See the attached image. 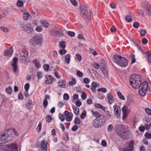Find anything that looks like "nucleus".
Masks as SVG:
<instances>
[{"instance_id": "obj_1", "label": "nucleus", "mask_w": 151, "mask_h": 151, "mask_svg": "<svg viewBox=\"0 0 151 151\" xmlns=\"http://www.w3.org/2000/svg\"><path fill=\"white\" fill-rule=\"evenodd\" d=\"M130 83L134 88H139V93L142 96H145L148 90V83L147 81L144 82L141 84L140 77L138 75H133L130 77Z\"/></svg>"}, {"instance_id": "obj_2", "label": "nucleus", "mask_w": 151, "mask_h": 151, "mask_svg": "<svg viewBox=\"0 0 151 151\" xmlns=\"http://www.w3.org/2000/svg\"><path fill=\"white\" fill-rule=\"evenodd\" d=\"M113 60L120 66L123 67L127 66L128 64L127 60L124 58L118 55H114Z\"/></svg>"}, {"instance_id": "obj_3", "label": "nucleus", "mask_w": 151, "mask_h": 151, "mask_svg": "<svg viewBox=\"0 0 151 151\" xmlns=\"http://www.w3.org/2000/svg\"><path fill=\"white\" fill-rule=\"evenodd\" d=\"M106 120V117L104 115L101 117H96L93 121V125L96 128H101L105 124Z\"/></svg>"}, {"instance_id": "obj_4", "label": "nucleus", "mask_w": 151, "mask_h": 151, "mask_svg": "<svg viewBox=\"0 0 151 151\" xmlns=\"http://www.w3.org/2000/svg\"><path fill=\"white\" fill-rule=\"evenodd\" d=\"M6 142H9L14 139V136L18 135L17 132L14 129L7 130L4 133Z\"/></svg>"}, {"instance_id": "obj_5", "label": "nucleus", "mask_w": 151, "mask_h": 151, "mask_svg": "<svg viewBox=\"0 0 151 151\" xmlns=\"http://www.w3.org/2000/svg\"><path fill=\"white\" fill-rule=\"evenodd\" d=\"M43 37L41 35H34L30 40L29 43L31 45L35 46L42 44Z\"/></svg>"}, {"instance_id": "obj_6", "label": "nucleus", "mask_w": 151, "mask_h": 151, "mask_svg": "<svg viewBox=\"0 0 151 151\" xmlns=\"http://www.w3.org/2000/svg\"><path fill=\"white\" fill-rule=\"evenodd\" d=\"M126 127L123 125L119 126V128L116 130L117 134L121 137L124 139H126L127 138V132L125 129Z\"/></svg>"}, {"instance_id": "obj_7", "label": "nucleus", "mask_w": 151, "mask_h": 151, "mask_svg": "<svg viewBox=\"0 0 151 151\" xmlns=\"http://www.w3.org/2000/svg\"><path fill=\"white\" fill-rule=\"evenodd\" d=\"M80 9L81 16L84 19H86L89 15L88 9L84 6H81Z\"/></svg>"}, {"instance_id": "obj_8", "label": "nucleus", "mask_w": 151, "mask_h": 151, "mask_svg": "<svg viewBox=\"0 0 151 151\" xmlns=\"http://www.w3.org/2000/svg\"><path fill=\"white\" fill-rule=\"evenodd\" d=\"M134 142L133 141L127 142L125 145L123 149L124 151H130L133 150Z\"/></svg>"}, {"instance_id": "obj_9", "label": "nucleus", "mask_w": 151, "mask_h": 151, "mask_svg": "<svg viewBox=\"0 0 151 151\" xmlns=\"http://www.w3.org/2000/svg\"><path fill=\"white\" fill-rule=\"evenodd\" d=\"M24 30L29 34H32L34 32V30L31 24L28 23L24 25L23 27Z\"/></svg>"}, {"instance_id": "obj_10", "label": "nucleus", "mask_w": 151, "mask_h": 151, "mask_svg": "<svg viewBox=\"0 0 151 151\" xmlns=\"http://www.w3.org/2000/svg\"><path fill=\"white\" fill-rule=\"evenodd\" d=\"M114 114L117 119L121 117V110L120 106L117 105H115L113 106Z\"/></svg>"}, {"instance_id": "obj_11", "label": "nucleus", "mask_w": 151, "mask_h": 151, "mask_svg": "<svg viewBox=\"0 0 151 151\" xmlns=\"http://www.w3.org/2000/svg\"><path fill=\"white\" fill-rule=\"evenodd\" d=\"M39 147L40 148L38 151H46L47 149V142L45 140H43L41 142H38Z\"/></svg>"}, {"instance_id": "obj_12", "label": "nucleus", "mask_w": 151, "mask_h": 151, "mask_svg": "<svg viewBox=\"0 0 151 151\" xmlns=\"http://www.w3.org/2000/svg\"><path fill=\"white\" fill-rule=\"evenodd\" d=\"M52 32L54 35L59 37H62L64 36L62 30L58 28L53 29L52 30Z\"/></svg>"}, {"instance_id": "obj_13", "label": "nucleus", "mask_w": 151, "mask_h": 151, "mask_svg": "<svg viewBox=\"0 0 151 151\" xmlns=\"http://www.w3.org/2000/svg\"><path fill=\"white\" fill-rule=\"evenodd\" d=\"M18 59L16 57L14 58L12 62L11 63V65L13 68V71L15 73L16 72L17 69Z\"/></svg>"}, {"instance_id": "obj_14", "label": "nucleus", "mask_w": 151, "mask_h": 151, "mask_svg": "<svg viewBox=\"0 0 151 151\" xmlns=\"http://www.w3.org/2000/svg\"><path fill=\"white\" fill-rule=\"evenodd\" d=\"M64 114L66 116V120L68 122L71 121L72 119V114L71 113L67 111H65L64 112Z\"/></svg>"}, {"instance_id": "obj_15", "label": "nucleus", "mask_w": 151, "mask_h": 151, "mask_svg": "<svg viewBox=\"0 0 151 151\" xmlns=\"http://www.w3.org/2000/svg\"><path fill=\"white\" fill-rule=\"evenodd\" d=\"M45 77L47 79L45 81V82L47 84L52 83L55 79L54 78L53 76L49 75H45Z\"/></svg>"}, {"instance_id": "obj_16", "label": "nucleus", "mask_w": 151, "mask_h": 151, "mask_svg": "<svg viewBox=\"0 0 151 151\" xmlns=\"http://www.w3.org/2000/svg\"><path fill=\"white\" fill-rule=\"evenodd\" d=\"M13 50L12 48L5 50L4 52V56L11 57L13 53Z\"/></svg>"}, {"instance_id": "obj_17", "label": "nucleus", "mask_w": 151, "mask_h": 151, "mask_svg": "<svg viewBox=\"0 0 151 151\" xmlns=\"http://www.w3.org/2000/svg\"><path fill=\"white\" fill-rule=\"evenodd\" d=\"M65 82V80L62 79L58 82V86L60 88H64L66 86Z\"/></svg>"}, {"instance_id": "obj_18", "label": "nucleus", "mask_w": 151, "mask_h": 151, "mask_svg": "<svg viewBox=\"0 0 151 151\" xmlns=\"http://www.w3.org/2000/svg\"><path fill=\"white\" fill-rule=\"evenodd\" d=\"M107 98L109 104H112L114 102V100L115 99L114 98L112 95L110 93L108 94Z\"/></svg>"}, {"instance_id": "obj_19", "label": "nucleus", "mask_w": 151, "mask_h": 151, "mask_svg": "<svg viewBox=\"0 0 151 151\" xmlns=\"http://www.w3.org/2000/svg\"><path fill=\"white\" fill-rule=\"evenodd\" d=\"M7 143L4 133L0 134V144H5Z\"/></svg>"}, {"instance_id": "obj_20", "label": "nucleus", "mask_w": 151, "mask_h": 151, "mask_svg": "<svg viewBox=\"0 0 151 151\" xmlns=\"http://www.w3.org/2000/svg\"><path fill=\"white\" fill-rule=\"evenodd\" d=\"M122 109L123 113L129 114L130 111V109H129L128 106L126 105L124 106L122 108Z\"/></svg>"}, {"instance_id": "obj_21", "label": "nucleus", "mask_w": 151, "mask_h": 151, "mask_svg": "<svg viewBox=\"0 0 151 151\" xmlns=\"http://www.w3.org/2000/svg\"><path fill=\"white\" fill-rule=\"evenodd\" d=\"M20 57H27L28 52L25 49H23L19 52Z\"/></svg>"}, {"instance_id": "obj_22", "label": "nucleus", "mask_w": 151, "mask_h": 151, "mask_svg": "<svg viewBox=\"0 0 151 151\" xmlns=\"http://www.w3.org/2000/svg\"><path fill=\"white\" fill-rule=\"evenodd\" d=\"M91 112L93 115L96 117H101L102 115H101V114L97 111H95L93 110H91Z\"/></svg>"}, {"instance_id": "obj_23", "label": "nucleus", "mask_w": 151, "mask_h": 151, "mask_svg": "<svg viewBox=\"0 0 151 151\" xmlns=\"http://www.w3.org/2000/svg\"><path fill=\"white\" fill-rule=\"evenodd\" d=\"M29 15V14L27 11L23 12V17L24 19L27 20Z\"/></svg>"}, {"instance_id": "obj_24", "label": "nucleus", "mask_w": 151, "mask_h": 151, "mask_svg": "<svg viewBox=\"0 0 151 151\" xmlns=\"http://www.w3.org/2000/svg\"><path fill=\"white\" fill-rule=\"evenodd\" d=\"M20 60L22 63H27L28 62L27 57H20Z\"/></svg>"}, {"instance_id": "obj_25", "label": "nucleus", "mask_w": 151, "mask_h": 151, "mask_svg": "<svg viewBox=\"0 0 151 151\" xmlns=\"http://www.w3.org/2000/svg\"><path fill=\"white\" fill-rule=\"evenodd\" d=\"M94 106L96 107L97 108L100 109L104 111H105V107L103 106L101 104H95Z\"/></svg>"}, {"instance_id": "obj_26", "label": "nucleus", "mask_w": 151, "mask_h": 151, "mask_svg": "<svg viewBox=\"0 0 151 151\" xmlns=\"http://www.w3.org/2000/svg\"><path fill=\"white\" fill-rule=\"evenodd\" d=\"M33 63L35 65L36 68H39L41 65L39 63V61L37 60H35L33 61Z\"/></svg>"}, {"instance_id": "obj_27", "label": "nucleus", "mask_w": 151, "mask_h": 151, "mask_svg": "<svg viewBox=\"0 0 151 151\" xmlns=\"http://www.w3.org/2000/svg\"><path fill=\"white\" fill-rule=\"evenodd\" d=\"M145 127L146 130H148L151 128V122H148L145 125Z\"/></svg>"}, {"instance_id": "obj_28", "label": "nucleus", "mask_w": 151, "mask_h": 151, "mask_svg": "<svg viewBox=\"0 0 151 151\" xmlns=\"http://www.w3.org/2000/svg\"><path fill=\"white\" fill-rule=\"evenodd\" d=\"M72 108L74 114L76 115H78L79 111V108L73 106Z\"/></svg>"}, {"instance_id": "obj_29", "label": "nucleus", "mask_w": 151, "mask_h": 151, "mask_svg": "<svg viewBox=\"0 0 151 151\" xmlns=\"http://www.w3.org/2000/svg\"><path fill=\"white\" fill-rule=\"evenodd\" d=\"M145 54L147 55L149 63H151V53L149 51H148Z\"/></svg>"}, {"instance_id": "obj_30", "label": "nucleus", "mask_w": 151, "mask_h": 151, "mask_svg": "<svg viewBox=\"0 0 151 151\" xmlns=\"http://www.w3.org/2000/svg\"><path fill=\"white\" fill-rule=\"evenodd\" d=\"M41 24L42 26L45 28H47L48 26V23L45 20H43L41 21Z\"/></svg>"}, {"instance_id": "obj_31", "label": "nucleus", "mask_w": 151, "mask_h": 151, "mask_svg": "<svg viewBox=\"0 0 151 151\" xmlns=\"http://www.w3.org/2000/svg\"><path fill=\"white\" fill-rule=\"evenodd\" d=\"M76 83V79L74 78H72L71 81H70L68 83L69 85L70 86H72Z\"/></svg>"}, {"instance_id": "obj_32", "label": "nucleus", "mask_w": 151, "mask_h": 151, "mask_svg": "<svg viewBox=\"0 0 151 151\" xmlns=\"http://www.w3.org/2000/svg\"><path fill=\"white\" fill-rule=\"evenodd\" d=\"M127 103L128 106H130L134 104V101L132 99H127Z\"/></svg>"}, {"instance_id": "obj_33", "label": "nucleus", "mask_w": 151, "mask_h": 151, "mask_svg": "<svg viewBox=\"0 0 151 151\" xmlns=\"http://www.w3.org/2000/svg\"><path fill=\"white\" fill-rule=\"evenodd\" d=\"M106 68V67L101 68V70L102 71L104 74L105 76H107L108 74V71Z\"/></svg>"}, {"instance_id": "obj_34", "label": "nucleus", "mask_w": 151, "mask_h": 151, "mask_svg": "<svg viewBox=\"0 0 151 151\" xmlns=\"http://www.w3.org/2000/svg\"><path fill=\"white\" fill-rule=\"evenodd\" d=\"M86 110H83L80 116L81 119H83L86 116Z\"/></svg>"}, {"instance_id": "obj_35", "label": "nucleus", "mask_w": 151, "mask_h": 151, "mask_svg": "<svg viewBox=\"0 0 151 151\" xmlns=\"http://www.w3.org/2000/svg\"><path fill=\"white\" fill-rule=\"evenodd\" d=\"M100 66L101 67V68L106 67L105 62L104 59H101L100 60Z\"/></svg>"}, {"instance_id": "obj_36", "label": "nucleus", "mask_w": 151, "mask_h": 151, "mask_svg": "<svg viewBox=\"0 0 151 151\" xmlns=\"http://www.w3.org/2000/svg\"><path fill=\"white\" fill-rule=\"evenodd\" d=\"M117 94L119 98L120 99L122 100H125L124 96L122 95L121 92L119 91L117 92Z\"/></svg>"}, {"instance_id": "obj_37", "label": "nucleus", "mask_w": 151, "mask_h": 151, "mask_svg": "<svg viewBox=\"0 0 151 151\" xmlns=\"http://www.w3.org/2000/svg\"><path fill=\"white\" fill-rule=\"evenodd\" d=\"M0 29L2 31L5 32H7L9 31V29L7 27L4 26L0 27Z\"/></svg>"}, {"instance_id": "obj_38", "label": "nucleus", "mask_w": 151, "mask_h": 151, "mask_svg": "<svg viewBox=\"0 0 151 151\" xmlns=\"http://www.w3.org/2000/svg\"><path fill=\"white\" fill-rule=\"evenodd\" d=\"M16 5L18 7H22L23 6L24 3L23 2L20 1L19 0H17V1L16 3Z\"/></svg>"}, {"instance_id": "obj_39", "label": "nucleus", "mask_w": 151, "mask_h": 151, "mask_svg": "<svg viewBox=\"0 0 151 151\" xmlns=\"http://www.w3.org/2000/svg\"><path fill=\"white\" fill-rule=\"evenodd\" d=\"M70 56L69 54H67L65 56V61L67 64H69L70 60Z\"/></svg>"}, {"instance_id": "obj_40", "label": "nucleus", "mask_w": 151, "mask_h": 151, "mask_svg": "<svg viewBox=\"0 0 151 151\" xmlns=\"http://www.w3.org/2000/svg\"><path fill=\"white\" fill-rule=\"evenodd\" d=\"M12 91V88L10 86H9L8 88H6V91L9 94H11Z\"/></svg>"}, {"instance_id": "obj_41", "label": "nucleus", "mask_w": 151, "mask_h": 151, "mask_svg": "<svg viewBox=\"0 0 151 151\" xmlns=\"http://www.w3.org/2000/svg\"><path fill=\"white\" fill-rule=\"evenodd\" d=\"M146 13L148 15H151V6L150 5L146 9Z\"/></svg>"}, {"instance_id": "obj_42", "label": "nucleus", "mask_w": 151, "mask_h": 151, "mask_svg": "<svg viewBox=\"0 0 151 151\" xmlns=\"http://www.w3.org/2000/svg\"><path fill=\"white\" fill-rule=\"evenodd\" d=\"M98 92L101 91L102 93H105L107 92V89L104 88H100L97 89Z\"/></svg>"}, {"instance_id": "obj_43", "label": "nucleus", "mask_w": 151, "mask_h": 151, "mask_svg": "<svg viewBox=\"0 0 151 151\" xmlns=\"http://www.w3.org/2000/svg\"><path fill=\"white\" fill-rule=\"evenodd\" d=\"M91 85L93 87L96 88L99 87L100 86V84L96 82H93L92 83Z\"/></svg>"}, {"instance_id": "obj_44", "label": "nucleus", "mask_w": 151, "mask_h": 151, "mask_svg": "<svg viewBox=\"0 0 151 151\" xmlns=\"http://www.w3.org/2000/svg\"><path fill=\"white\" fill-rule=\"evenodd\" d=\"M142 5L144 7H145L146 9L150 5L147 2L144 1L142 3Z\"/></svg>"}, {"instance_id": "obj_45", "label": "nucleus", "mask_w": 151, "mask_h": 151, "mask_svg": "<svg viewBox=\"0 0 151 151\" xmlns=\"http://www.w3.org/2000/svg\"><path fill=\"white\" fill-rule=\"evenodd\" d=\"M140 35L141 36H145L147 32L145 30L141 29L140 31Z\"/></svg>"}, {"instance_id": "obj_46", "label": "nucleus", "mask_w": 151, "mask_h": 151, "mask_svg": "<svg viewBox=\"0 0 151 151\" xmlns=\"http://www.w3.org/2000/svg\"><path fill=\"white\" fill-rule=\"evenodd\" d=\"M74 124H78L80 123V120L78 117H76L74 121Z\"/></svg>"}, {"instance_id": "obj_47", "label": "nucleus", "mask_w": 151, "mask_h": 151, "mask_svg": "<svg viewBox=\"0 0 151 151\" xmlns=\"http://www.w3.org/2000/svg\"><path fill=\"white\" fill-rule=\"evenodd\" d=\"M145 111L148 115H151V110L148 108H145Z\"/></svg>"}, {"instance_id": "obj_48", "label": "nucleus", "mask_w": 151, "mask_h": 151, "mask_svg": "<svg viewBox=\"0 0 151 151\" xmlns=\"http://www.w3.org/2000/svg\"><path fill=\"white\" fill-rule=\"evenodd\" d=\"M35 30L38 32H41L42 30V27L41 26H38L36 27Z\"/></svg>"}, {"instance_id": "obj_49", "label": "nucleus", "mask_w": 151, "mask_h": 151, "mask_svg": "<svg viewBox=\"0 0 151 151\" xmlns=\"http://www.w3.org/2000/svg\"><path fill=\"white\" fill-rule=\"evenodd\" d=\"M59 45L60 46L63 48L64 49L66 47L65 43V42L61 41Z\"/></svg>"}, {"instance_id": "obj_50", "label": "nucleus", "mask_w": 151, "mask_h": 151, "mask_svg": "<svg viewBox=\"0 0 151 151\" xmlns=\"http://www.w3.org/2000/svg\"><path fill=\"white\" fill-rule=\"evenodd\" d=\"M125 20L128 22H130L132 21V19L131 17L129 16H126L125 18Z\"/></svg>"}, {"instance_id": "obj_51", "label": "nucleus", "mask_w": 151, "mask_h": 151, "mask_svg": "<svg viewBox=\"0 0 151 151\" xmlns=\"http://www.w3.org/2000/svg\"><path fill=\"white\" fill-rule=\"evenodd\" d=\"M42 76L43 75L42 72H39L37 73V76L38 79H41L42 78Z\"/></svg>"}, {"instance_id": "obj_52", "label": "nucleus", "mask_w": 151, "mask_h": 151, "mask_svg": "<svg viewBox=\"0 0 151 151\" xmlns=\"http://www.w3.org/2000/svg\"><path fill=\"white\" fill-rule=\"evenodd\" d=\"M29 87V83H27L25 85L24 89L26 90V92L27 93Z\"/></svg>"}, {"instance_id": "obj_53", "label": "nucleus", "mask_w": 151, "mask_h": 151, "mask_svg": "<svg viewBox=\"0 0 151 151\" xmlns=\"http://www.w3.org/2000/svg\"><path fill=\"white\" fill-rule=\"evenodd\" d=\"M59 119L62 121H63L65 120V117L61 114H60L59 115Z\"/></svg>"}, {"instance_id": "obj_54", "label": "nucleus", "mask_w": 151, "mask_h": 151, "mask_svg": "<svg viewBox=\"0 0 151 151\" xmlns=\"http://www.w3.org/2000/svg\"><path fill=\"white\" fill-rule=\"evenodd\" d=\"M98 96L99 99L103 100L104 99V96L103 94L101 93H99L98 94Z\"/></svg>"}, {"instance_id": "obj_55", "label": "nucleus", "mask_w": 151, "mask_h": 151, "mask_svg": "<svg viewBox=\"0 0 151 151\" xmlns=\"http://www.w3.org/2000/svg\"><path fill=\"white\" fill-rule=\"evenodd\" d=\"M77 60L79 62H80L82 59L81 56L78 54H77L76 55Z\"/></svg>"}, {"instance_id": "obj_56", "label": "nucleus", "mask_w": 151, "mask_h": 151, "mask_svg": "<svg viewBox=\"0 0 151 151\" xmlns=\"http://www.w3.org/2000/svg\"><path fill=\"white\" fill-rule=\"evenodd\" d=\"M52 117L50 115L47 116L46 118V121L49 122H50L52 121Z\"/></svg>"}, {"instance_id": "obj_57", "label": "nucleus", "mask_w": 151, "mask_h": 151, "mask_svg": "<svg viewBox=\"0 0 151 151\" xmlns=\"http://www.w3.org/2000/svg\"><path fill=\"white\" fill-rule=\"evenodd\" d=\"M145 136L148 139H150L151 138V134L147 132L145 134Z\"/></svg>"}, {"instance_id": "obj_58", "label": "nucleus", "mask_w": 151, "mask_h": 151, "mask_svg": "<svg viewBox=\"0 0 151 151\" xmlns=\"http://www.w3.org/2000/svg\"><path fill=\"white\" fill-rule=\"evenodd\" d=\"M77 75L80 77H82L83 76V73L80 71L78 70L77 72Z\"/></svg>"}, {"instance_id": "obj_59", "label": "nucleus", "mask_w": 151, "mask_h": 151, "mask_svg": "<svg viewBox=\"0 0 151 151\" xmlns=\"http://www.w3.org/2000/svg\"><path fill=\"white\" fill-rule=\"evenodd\" d=\"M81 97L83 100H85L86 98V93L84 92H82V94L81 95Z\"/></svg>"}, {"instance_id": "obj_60", "label": "nucleus", "mask_w": 151, "mask_h": 151, "mask_svg": "<svg viewBox=\"0 0 151 151\" xmlns=\"http://www.w3.org/2000/svg\"><path fill=\"white\" fill-rule=\"evenodd\" d=\"M68 34L69 36H70L71 37H74L75 35V33L74 32L69 31L68 32Z\"/></svg>"}, {"instance_id": "obj_61", "label": "nucleus", "mask_w": 151, "mask_h": 151, "mask_svg": "<svg viewBox=\"0 0 151 151\" xmlns=\"http://www.w3.org/2000/svg\"><path fill=\"white\" fill-rule=\"evenodd\" d=\"M63 99L65 100H68L69 98V96L68 94L65 93L63 95Z\"/></svg>"}, {"instance_id": "obj_62", "label": "nucleus", "mask_w": 151, "mask_h": 151, "mask_svg": "<svg viewBox=\"0 0 151 151\" xmlns=\"http://www.w3.org/2000/svg\"><path fill=\"white\" fill-rule=\"evenodd\" d=\"M59 53L61 55H63L66 53V50L65 49H63L60 50Z\"/></svg>"}, {"instance_id": "obj_63", "label": "nucleus", "mask_w": 151, "mask_h": 151, "mask_svg": "<svg viewBox=\"0 0 151 151\" xmlns=\"http://www.w3.org/2000/svg\"><path fill=\"white\" fill-rule=\"evenodd\" d=\"M43 68L45 71H47L49 68V66L48 65L45 64L44 65Z\"/></svg>"}, {"instance_id": "obj_64", "label": "nucleus", "mask_w": 151, "mask_h": 151, "mask_svg": "<svg viewBox=\"0 0 151 151\" xmlns=\"http://www.w3.org/2000/svg\"><path fill=\"white\" fill-rule=\"evenodd\" d=\"M90 80L88 78H84L83 79V83H84L88 84L90 82Z\"/></svg>"}]
</instances>
